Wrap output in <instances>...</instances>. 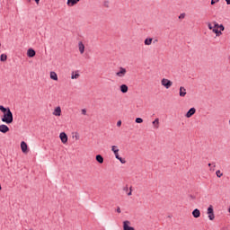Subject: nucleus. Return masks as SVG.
I'll return each mask as SVG.
<instances>
[{
	"label": "nucleus",
	"instance_id": "obj_1",
	"mask_svg": "<svg viewBox=\"0 0 230 230\" xmlns=\"http://www.w3.org/2000/svg\"><path fill=\"white\" fill-rule=\"evenodd\" d=\"M0 111L3 112L2 121L3 123H6V125H10L13 123V113L10 111V108H4V106L0 105Z\"/></svg>",
	"mask_w": 230,
	"mask_h": 230
},
{
	"label": "nucleus",
	"instance_id": "obj_2",
	"mask_svg": "<svg viewBox=\"0 0 230 230\" xmlns=\"http://www.w3.org/2000/svg\"><path fill=\"white\" fill-rule=\"evenodd\" d=\"M208 30H212L213 33L216 34L217 37H220L222 35V31H218V29L215 28V25L212 22L208 23Z\"/></svg>",
	"mask_w": 230,
	"mask_h": 230
},
{
	"label": "nucleus",
	"instance_id": "obj_3",
	"mask_svg": "<svg viewBox=\"0 0 230 230\" xmlns=\"http://www.w3.org/2000/svg\"><path fill=\"white\" fill-rule=\"evenodd\" d=\"M207 215L209 220H215V211L213 209V205H209L207 210Z\"/></svg>",
	"mask_w": 230,
	"mask_h": 230
},
{
	"label": "nucleus",
	"instance_id": "obj_4",
	"mask_svg": "<svg viewBox=\"0 0 230 230\" xmlns=\"http://www.w3.org/2000/svg\"><path fill=\"white\" fill-rule=\"evenodd\" d=\"M161 84L165 87V89H170V87H172V85H173V83L172 81H170L169 79L164 78L161 81Z\"/></svg>",
	"mask_w": 230,
	"mask_h": 230
},
{
	"label": "nucleus",
	"instance_id": "obj_5",
	"mask_svg": "<svg viewBox=\"0 0 230 230\" xmlns=\"http://www.w3.org/2000/svg\"><path fill=\"white\" fill-rule=\"evenodd\" d=\"M125 75H127V69L123 67H119V71L116 72V76H118L119 78H123Z\"/></svg>",
	"mask_w": 230,
	"mask_h": 230
},
{
	"label": "nucleus",
	"instance_id": "obj_6",
	"mask_svg": "<svg viewBox=\"0 0 230 230\" xmlns=\"http://www.w3.org/2000/svg\"><path fill=\"white\" fill-rule=\"evenodd\" d=\"M59 139H61V143H63V145H66V143H67V134H66V132H61L59 134Z\"/></svg>",
	"mask_w": 230,
	"mask_h": 230
},
{
	"label": "nucleus",
	"instance_id": "obj_7",
	"mask_svg": "<svg viewBox=\"0 0 230 230\" xmlns=\"http://www.w3.org/2000/svg\"><path fill=\"white\" fill-rule=\"evenodd\" d=\"M52 114L57 117L62 116V108L60 106L56 107Z\"/></svg>",
	"mask_w": 230,
	"mask_h": 230
},
{
	"label": "nucleus",
	"instance_id": "obj_8",
	"mask_svg": "<svg viewBox=\"0 0 230 230\" xmlns=\"http://www.w3.org/2000/svg\"><path fill=\"white\" fill-rule=\"evenodd\" d=\"M0 132H2V134H6L7 132H10V128H8V126H6L5 124H1Z\"/></svg>",
	"mask_w": 230,
	"mask_h": 230
},
{
	"label": "nucleus",
	"instance_id": "obj_9",
	"mask_svg": "<svg viewBox=\"0 0 230 230\" xmlns=\"http://www.w3.org/2000/svg\"><path fill=\"white\" fill-rule=\"evenodd\" d=\"M123 230H136L134 227L130 226V221L123 222Z\"/></svg>",
	"mask_w": 230,
	"mask_h": 230
},
{
	"label": "nucleus",
	"instance_id": "obj_10",
	"mask_svg": "<svg viewBox=\"0 0 230 230\" xmlns=\"http://www.w3.org/2000/svg\"><path fill=\"white\" fill-rule=\"evenodd\" d=\"M21 148L23 154H28V144H26V142L24 141L21 142Z\"/></svg>",
	"mask_w": 230,
	"mask_h": 230
},
{
	"label": "nucleus",
	"instance_id": "obj_11",
	"mask_svg": "<svg viewBox=\"0 0 230 230\" xmlns=\"http://www.w3.org/2000/svg\"><path fill=\"white\" fill-rule=\"evenodd\" d=\"M35 55H37V52H35V49H29L27 50V57H29V58H33V57H35Z\"/></svg>",
	"mask_w": 230,
	"mask_h": 230
},
{
	"label": "nucleus",
	"instance_id": "obj_12",
	"mask_svg": "<svg viewBox=\"0 0 230 230\" xmlns=\"http://www.w3.org/2000/svg\"><path fill=\"white\" fill-rule=\"evenodd\" d=\"M50 80H54V82H58V75L55 71H51L49 73Z\"/></svg>",
	"mask_w": 230,
	"mask_h": 230
},
{
	"label": "nucleus",
	"instance_id": "obj_13",
	"mask_svg": "<svg viewBox=\"0 0 230 230\" xmlns=\"http://www.w3.org/2000/svg\"><path fill=\"white\" fill-rule=\"evenodd\" d=\"M212 24L214 25V28H216V30L219 29V31H224V30H226V28L222 24H218V22H213Z\"/></svg>",
	"mask_w": 230,
	"mask_h": 230
},
{
	"label": "nucleus",
	"instance_id": "obj_14",
	"mask_svg": "<svg viewBox=\"0 0 230 230\" xmlns=\"http://www.w3.org/2000/svg\"><path fill=\"white\" fill-rule=\"evenodd\" d=\"M195 112H197V110L195 108H191L188 111L185 116L186 118H191V116H193Z\"/></svg>",
	"mask_w": 230,
	"mask_h": 230
},
{
	"label": "nucleus",
	"instance_id": "obj_15",
	"mask_svg": "<svg viewBox=\"0 0 230 230\" xmlns=\"http://www.w3.org/2000/svg\"><path fill=\"white\" fill-rule=\"evenodd\" d=\"M111 150H112V152L115 154L116 159H119V149H118V146H111Z\"/></svg>",
	"mask_w": 230,
	"mask_h": 230
},
{
	"label": "nucleus",
	"instance_id": "obj_16",
	"mask_svg": "<svg viewBox=\"0 0 230 230\" xmlns=\"http://www.w3.org/2000/svg\"><path fill=\"white\" fill-rule=\"evenodd\" d=\"M78 49H79L81 55H84V51H85V46L84 45V43L82 41H79Z\"/></svg>",
	"mask_w": 230,
	"mask_h": 230
},
{
	"label": "nucleus",
	"instance_id": "obj_17",
	"mask_svg": "<svg viewBox=\"0 0 230 230\" xmlns=\"http://www.w3.org/2000/svg\"><path fill=\"white\" fill-rule=\"evenodd\" d=\"M80 3V0H67L66 4L68 6H75V4H78Z\"/></svg>",
	"mask_w": 230,
	"mask_h": 230
},
{
	"label": "nucleus",
	"instance_id": "obj_18",
	"mask_svg": "<svg viewBox=\"0 0 230 230\" xmlns=\"http://www.w3.org/2000/svg\"><path fill=\"white\" fill-rule=\"evenodd\" d=\"M192 216L194 217V218H199L200 217V210H199V208H195L192 211Z\"/></svg>",
	"mask_w": 230,
	"mask_h": 230
},
{
	"label": "nucleus",
	"instance_id": "obj_19",
	"mask_svg": "<svg viewBox=\"0 0 230 230\" xmlns=\"http://www.w3.org/2000/svg\"><path fill=\"white\" fill-rule=\"evenodd\" d=\"M180 96L181 98H184V96H186V88H184L183 86L180 87Z\"/></svg>",
	"mask_w": 230,
	"mask_h": 230
},
{
	"label": "nucleus",
	"instance_id": "obj_20",
	"mask_svg": "<svg viewBox=\"0 0 230 230\" xmlns=\"http://www.w3.org/2000/svg\"><path fill=\"white\" fill-rule=\"evenodd\" d=\"M95 159L97 163H99L100 164H103V156H102V155H97L95 156Z\"/></svg>",
	"mask_w": 230,
	"mask_h": 230
},
{
	"label": "nucleus",
	"instance_id": "obj_21",
	"mask_svg": "<svg viewBox=\"0 0 230 230\" xmlns=\"http://www.w3.org/2000/svg\"><path fill=\"white\" fill-rule=\"evenodd\" d=\"M120 91H121V93H128V86H127V84H122V85H120Z\"/></svg>",
	"mask_w": 230,
	"mask_h": 230
},
{
	"label": "nucleus",
	"instance_id": "obj_22",
	"mask_svg": "<svg viewBox=\"0 0 230 230\" xmlns=\"http://www.w3.org/2000/svg\"><path fill=\"white\" fill-rule=\"evenodd\" d=\"M80 77V74H78V72H73L72 75H71V79L72 80H77V78Z\"/></svg>",
	"mask_w": 230,
	"mask_h": 230
},
{
	"label": "nucleus",
	"instance_id": "obj_23",
	"mask_svg": "<svg viewBox=\"0 0 230 230\" xmlns=\"http://www.w3.org/2000/svg\"><path fill=\"white\" fill-rule=\"evenodd\" d=\"M153 40H154V39H152V38H147V39L145 40L144 44H145L146 46H150V45L152 44V41H153Z\"/></svg>",
	"mask_w": 230,
	"mask_h": 230
},
{
	"label": "nucleus",
	"instance_id": "obj_24",
	"mask_svg": "<svg viewBox=\"0 0 230 230\" xmlns=\"http://www.w3.org/2000/svg\"><path fill=\"white\" fill-rule=\"evenodd\" d=\"M153 127L154 128H159V119H155L154 121H153Z\"/></svg>",
	"mask_w": 230,
	"mask_h": 230
},
{
	"label": "nucleus",
	"instance_id": "obj_25",
	"mask_svg": "<svg viewBox=\"0 0 230 230\" xmlns=\"http://www.w3.org/2000/svg\"><path fill=\"white\" fill-rule=\"evenodd\" d=\"M6 60H8V56H6V54H2L0 56V61L1 62H6Z\"/></svg>",
	"mask_w": 230,
	"mask_h": 230
},
{
	"label": "nucleus",
	"instance_id": "obj_26",
	"mask_svg": "<svg viewBox=\"0 0 230 230\" xmlns=\"http://www.w3.org/2000/svg\"><path fill=\"white\" fill-rule=\"evenodd\" d=\"M73 139H75V141H78V139H80V134L75 133V135H73Z\"/></svg>",
	"mask_w": 230,
	"mask_h": 230
},
{
	"label": "nucleus",
	"instance_id": "obj_27",
	"mask_svg": "<svg viewBox=\"0 0 230 230\" xmlns=\"http://www.w3.org/2000/svg\"><path fill=\"white\" fill-rule=\"evenodd\" d=\"M216 175H217V177H222L223 175H224V173H222V172L220 171V170H217V172H216Z\"/></svg>",
	"mask_w": 230,
	"mask_h": 230
},
{
	"label": "nucleus",
	"instance_id": "obj_28",
	"mask_svg": "<svg viewBox=\"0 0 230 230\" xmlns=\"http://www.w3.org/2000/svg\"><path fill=\"white\" fill-rule=\"evenodd\" d=\"M102 4H103L104 8H109L110 2L106 0L103 2Z\"/></svg>",
	"mask_w": 230,
	"mask_h": 230
},
{
	"label": "nucleus",
	"instance_id": "obj_29",
	"mask_svg": "<svg viewBox=\"0 0 230 230\" xmlns=\"http://www.w3.org/2000/svg\"><path fill=\"white\" fill-rule=\"evenodd\" d=\"M136 123H143V119H141V118H137V119H136Z\"/></svg>",
	"mask_w": 230,
	"mask_h": 230
},
{
	"label": "nucleus",
	"instance_id": "obj_30",
	"mask_svg": "<svg viewBox=\"0 0 230 230\" xmlns=\"http://www.w3.org/2000/svg\"><path fill=\"white\" fill-rule=\"evenodd\" d=\"M119 161H120V163L122 164H125V163H126V161L123 159V158H121V157H119V158H117Z\"/></svg>",
	"mask_w": 230,
	"mask_h": 230
},
{
	"label": "nucleus",
	"instance_id": "obj_31",
	"mask_svg": "<svg viewBox=\"0 0 230 230\" xmlns=\"http://www.w3.org/2000/svg\"><path fill=\"white\" fill-rule=\"evenodd\" d=\"M184 17H186V13H181L179 16V19H184Z\"/></svg>",
	"mask_w": 230,
	"mask_h": 230
},
{
	"label": "nucleus",
	"instance_id": "obj_32",
	"mask_svg": "<svg viewBox=\"0 0 230 230\" xmlns=\"http://www.w3.org/2000/svg\"><path fill=\"white\" fill-rule=\"evenodd\" d=\"M82 114H84V116H85V114H87V110L83 109V110H82Z\"/></svg>",
	"mask_w": 230,
	"mask_h": 230
},
{
	"label": "nucleus",
	"instance_id": "obj_33",
	"mask_svg": "<svg viewBox=\"0 0 230 230\" xmlns=\"http://www.w3.org/2000/svg\"><path fill=\"white\" fill-rule=\"evenodd\" d=\"M220 0H211V4H216V3H218Z\"/></svg>",
	"mask_w": 230,
	"mask_h": 230
},
{
	"label": "nucleus",
	"instance_id": "obj_34",
	"mask_svg": "<svg viewBox=\"0 0 230 230\" xmlns=\"http://www.w3.org/2000/svg\"><path fill=\"white\" fill-rule=\"evenodd\" d=\"M117 127H121V120H119V121L117 122Z\"/></svg>",
	"mask_w": 230,
	"mask_h": 230
},
{
	"label": "nucleus",
	"instance_id": "obj_35",
	"mask_svg": "<svg viewBox=\"0 0 230 230\" xmlns=\"http://www.w3.org/2000/svg\"><path fill=\"white\" fill-rule=\"evenodd\" d=\"M128 197H130V195H132V188H130V191L128 193Z\"/></svg>",
	"mask_w": 230,
	"mask_h": 230
},
{
	"label": "nucleus",
	"instance_id": "obj_36",
	"mask_svg": "<svg viewBox=\"0 0 230 230\" xmlns=\"http://www.w3.org/2000/svg\"><path fill=\"white\" fill-rule=\"evenodd\" d=\"M117 213H121V208H117Z\"/></svg>",
	"mask_w": 230,
	"mask_h": 230
},
{
	"label": "nucleus",
	"instance_id": "obj_37",
	"mask_svg": "<svg viewBox=\"0 0 230 230\" xmlns=\"http://www.w3.org/2000/svg\"><path fill=\"white\" fill-rule=\"evenodd\" d=\"M226 4H230V0H226Z\"/></svg>",
	"mask_w": 230,
	"mask_h": 230
},
{
	"label": "nucleus",
	"instance_id": "obj_38",
	"mask_svg": "<svg viewBox=\"0 0 230 230\" xmlns=\"http://www.w3.org/2000/svg\"><path fill=\"white\" fill-rule=\"evenodd\" d=\"M40 2V0H35V3H37V4H39Z\"/></svg>",
	"mask_w": 230,
	"mask_h": 230
},
{
	"label": "nucleus",
	"instance_id": "obj_39",
	"mask_svg": "<svg viewBox=\"0 0 230 230\" xmlns=\"http://www.w3.org/2000/svg\"><path fill=\"white\" fill-rule=\"evenodd\" d=\"M208 166H211V164H208Z\"/></svg>",
	"mask_w": 230,
	"mask_h": 230
},
{
	"label": "nucleus",
	"instance_id": "obj_40",
	"mask_svg": "<svg viewBox=\"0 0 230 230\" xmlns=\"http://www.w3.org/2000/svg\"><path fill=\"white\" fill-rule=\"evenodd\" d=\"M0 47H1V43H0Z\"/></svg>",
	"mask_w": 230,
	"mask_h": 230
}]
</instances>
